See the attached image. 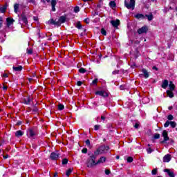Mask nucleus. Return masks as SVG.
<instances>
[{"instance_id": "8fccbe9b", "label": "nucleus", "mask_w": 177, "mask_h": 177, "mask_svg": "<svg viewBox=\"0 0 177 177\" xmlns=\"http://www.w3.org/2000/svg\"><path fill=\"white\" fill-rule=\"evenodd\" d=\"M118 73H120V71L115 70V71H113L112 72V74L115 75V74H118Z\"/></svg>"}, {"instance_id": "cd10ccee", "label": "nucleus", "mask_w": 177, "mask_h": 177, "mask_svg": "<svg viewBox=\"0 0 177 177\" xmlns=\"http://www.w3.org/2000/svg\"><path fill=\"white\" fill-rule=\"evenodd\" d=\"M136 19H145V15L142 14H137L135 15Z\"/></svg>"}, {"instance_id": "3c124183", "label": "nucleus", "mask_w": 177, "mask_h": 177, "mask_svg": "<svg viewBox=\"0 0 177 177\" xmlns=\"http://www.w3.org/2000/svg\"><path fill=\"white\" fill-rule=\"evenodd\" d=\"M147 151L148 154H150V153H151V151H153V150H151V148H148L147 149Z\"/></svg>"}, {"instance_id": "f3484780", "label": "nucleus", "mask_w": 177, "mask_h": 177, "mask_svg": "<svg viewBox=\"0 0 177 177\" xmlns=\"http://www.w3.org/2000/svg\"><path fill=\"white\" fill-rule=\"evenodd\" d=\"M12 70H14V71L20 72L21 71V70H23V66H13Z\"/></svg>"}, {"instance_id": "bf43d9fd", "label": "nucleus", "mask_w": 177, "mask_h": 177, "mask_svg": "<svg viewBox=\"0 0 177 177\" xmlns=\"http://www.w3.org/2000/svg\"><path fill=\"white\" fill-rule=\"evenodd\" d=\"M3 91H6V89H8V87H6V86H4L3 87Z\"/></svg>"}, {"instance_id": "4be33fe9", "label": "nucleus", "mask_w": 177, "mask_h": 177, "mask_svg": "<svg viewBox=\"0 0 177 177\" xmlns=\"http://www.w3.org/2000/svg\"><path fill=\"white\" fill-rule=\"evenodd\" d=\"M169 88L170 91H174L175 90V84H174V83L172 82H170L169 84Z\"/></svg>"}, {"instance_id": "5701e85b", "label": "nucleus", "mask_w": 177, "mask_h": 177, "mask_svg": "<svg viewBox=\"0 0 177 177\" xmlns=\"http://www.w3.org/2000/svg\"><path fill=\"white\" fill-rule=\"evenodd\" d=\"M167 86H168V80H166L162 82V88H163V89H165Z\"/></svg>"}, {"instance_id": "473e14b6", "label": "nucleus", "mask_w": 177, "mask_h": 177, "mask_svg": "<svg viewBox=\"0 0 177 177\" xmlns=\"http://www.w3.org/2000/svg\"><path fill=\"white\" fill-rule=\"evenodd\" d=\"M109 6H111V8H115V2L114 1H111L109 3Z\"/></svg>"}, {"instance_id": "49530a36", "label": "nucleus", "mask_w": 177, "mask_h": 177, "mask_svg": "<svg viewBox=\"0 0 177 177\" xmlns=\"http://www.w3.org/2000/svg\"><path fill=\"white\" fill-rule=\"evenodd\" d=\"M105 174H106V175H110V174H111V171L109 169H106L105 170Z\"/></svg>"}, {"instance_id": "393cba45", "label": "nucleus", "mask_w": 177, "mask_h": 177, "mask_svg": "<svg viewBox=\"0 0 177 177\" xmlns=\"http://www.w3.org/2000/svg\"><path fill=\"white\" fill-rule=\"evenodd\" d=\"M167 96H169V97H174V93L172 92V91H167Z\"/></svg>"}, {"instance_id": "f03ea898", "label": "nucleus", "mask_w": 177, "mask_h": 177, "mask_svg": "<svg viewBox=\"0 0 177 177\" xmlns=\"http://www.w3.org/2000/svg\"><path fill=\"white\" fill-rule=\"evenodd\" d=\"M96 157H97V155L95 153H91L89 156V158L87 160L88 168H92V167H95V165H97V163L96 162Z\"/></svg>"}, {"instance_id": "6ab92c4d", "label": "nucleus", "mask_w": 177, "mask_h": 177, "mask_svg": "<svg viewBox=\"0 0 177 177\" xmlns=\"http://www.w3.org/2000/svg\"><path fill=\"white\" fill-rule=\"evenodd\" d=\"M142 71L145 78H149V72L147 71V70L143 68Z\"/></svg>"}, {"instance_id": "13d9d810", "label": "nucleus", "mask_w": 177, "mask_h": 177, "mask_svg": "<svg viewBox=\"0 0 177 177\" xmlns=\"http://www.w3.org/2000/svg\"><path fill=\"white\" fill-rule=\"evenodd\" d=\"M28 53L29 55H31V53H32V50H28Z\"/></svg>"}, {"instance_id": "6e6d98bb", "label": "nucleus", "mask_w": 177, "mask_h": 177, "mask_svg": "<svg viewBox=\"0 0 177 177\" xmlns=\"http://www.w3.org/2000/svg\"><path fill=\"white\" fill-rule=\"evenodd\" d=\"M3 77L4 78H8V75L7 73H3Z\"/></svg>"}, {"instance_id": "6e6552de", "label": "nucleus", "mask_w": 177, "mask_h": 177, "mask_svg": "<svg viewBox=\"0 0 177 177\" xmlns=\"http://www.w3.org/2000/svg\"><path fill=\"white\" fill-rule=\"evenodd\" d=\"M107 160V158L104 156H101L98 160L97 161V165H99L100 164H104Z\"/></svg>"}, {"instance_id": "a18cd8bd", "label": "nucleus", "mask_w": 177, "mask_h": 177, "mask_svg": "<svg viewBox=\"0 0 177 177\" xmlns=\"http://www.w3.org/2000/svg\"><path fill=\"white\" fill-rule=\"evenodd\" d=\"M139 125H140V123L139 122H136L134 125V128H136V129H138V128H139Z\"/></svg>"}, {"instance_id": "c756f323", "label": "nucleus", "mask_w": 177, "mask_h": 177, "mask_svg": "<svg viewBox=\"0 0 177 177\" xmlns=\"http://www.w3.org/2000/svg\"><path fill=\"white\" fill-rule=\"evenodd\" d=\"M170 125H171V128H176V122L171 121V122H170Z\"/></svg>"}, {"instance_id": "1a4fd4ad", "label": "nucleus", "mask_w": 177, "mask_h": 177, "mask_svg": "<svg viewBox=\"0 0 177 177\" xmlns=\"http://www.w3.org/2000/svg\"><path fill=\"white\" fill-rule=\"evenodd\" d=\"M6 23L7 27H10V26H12L13 23H15V21L12 18H7Z\"/></svg>"}, {"instance_id": "f257e3e1", "label": "nucleus", "mask_w": 177, "mask_h": 177, "mask_svg": "<svg viewBox=\"0 0 177 177\" xmlns=\"http://www.w3.org/2000/svg\"><path fill=\"white\" fill-rule=\"evenodd\" d=\"M109 150H110V147L109 146L102 145L94 151V154H95V156L107 154V153H109Z\"/></svg>"}, {"instance_id": "20e7f679", "label": "nucleus", "mask_w": 177, "mask_h": 177, "mask_svg": "<svg viewBox=\"0 0 177 177\" xmlns=\"http://www.w3.org/2000/svg\"><path fill=\"white\" fill-rule=\"evenodd\" d=\"M59 156H60L59 151L53 152L50 155V158H51V160H57V158H59Z\"/></svg>"}, {"instance_id": "69168bd1", "label": "nucleus", "mask_w": 177, "mask_h": 177, "mask_svg": "<svg viewBox=\"0 0 177 177\" xmlns=\"http://www.w3.org/2000/svg\"><path fill=\"white\" fill-rule=\"evenodd\" d=\"M57 173L54 174V177H57Z\"/></svg>"}, {"instance_id": "4468645a", "label": "nucleus", "mask_w": 177, "mask_h": 177, "mask_svg": "<svg viewBox=\"0 0 177 177\" xmlns=\"http://www.w3.org/2000/svg\"><path fill=\"white\" fill-rule=\"evenodd\" d=\"M67 18H66V17L64 16H61L59 19V20L57 21V23H59V26L60 24H63V23H66V20Z\"/></svg>"}, {"instance_id": "c9c22d12", "label": "nucleus", "mask_w": 177, "mask_h": 177, "mask_svg": "<svg viewBox=\"0 0 177 177\" xmlns=\"http://www.w3.org/2000/svg\"><path fill=\"white\" fill-rule=\"evenodd\" d=\"M153 139H160V134L159 133L154 134Z\"/></svg>"}, {"instance_id": "f704fd0d", "label": "nucleus", "mask_w": 177, "mask_h": 177, "mask_svg": "<svg viewBox=\"0 0 177 177\" xmlns=\"http://www.w3.org/2000/svg\"><path fill=\"white\" fill-rule=\"evenodd\" d=\"M74 12L75 13H78V12H80V7L78 6L75 7Z\"/></svg>"}, {"instance_id": "7c9ffc66", "label": "nucleus", "mask_w": 177, "mask_h": 177, "mask_svg": "<svg viewBox=\"0 0 177 177\" xmlns=\"http://www.w3.org/2000/svg\"><path fill=\"white\" fill-rule=\"evenodd\" d=\"M86 72V70H85V68H81L79 69V73H81V74H84Z\"/></svg>"}, {"instance_id": "de8ad7c7", "label": "nucleus", "mask_w": 177, "mask_h": 177, "mask_svg": "<svg viewBox=\"0 0 177 177\" xmlns=\"http://www.w3.org/2000/svg\"><path fill=\"white\" fill-rule=\"evenodd\" d=\"M86 145L87 146H91V141H90L89 140H86Z\"/></svg>"}, {"instance_id": "0eeeda50", "label": "nucleus", "mask_w": 177, "mask_h": 177, "mask_svg": "<svg viewBox=\"0 0 177 177\" xmlns=\"http://www.w3.org/2000/svg\"><path fill=\"white\" fill-rule=\"evenodd\" d=\"M171 159L172 156L169 153L165 155L162 158L163 162H169V161H171Z\"/></svg>"}, {"instance_id": "bb28decb", "label": "nucleus", "mask_w": 177, "mask_h": 177, "mask_svg": "<svg viewBox=\"0 0 177 177\" xmlns=\"http://www.w3.org/2000/svg\"><path fill=\"white\" fill-rule=\"evenodd\" d=\"M6 6H3L2 7L0 8V12L1 13H5L6 12Z\"/></svg>"}, {"instance_id": "9d476101", "label": "nucleus", "mask_w": 177, "mask_h": 177, "mask_svg": "<svg viewBox=\"0 0 177 177\" xmlns=\"http://www.w3.org/2000/svg\"><path fill=\"white\" fill-rule=\"evenodd\" d=\"M31 100H32V97H25L24 98V102L25 104H30L31 103Z\"/></svg>"}, {"instance_id": "e433bc0d", "label": "nucleus", "mask_w": 177, "mask_h": 177, "mask_svg": "<svg viewBox=\"0 0 177 177\" xmlns=\"http://www.w3.org/2000/svg\"><path fill=\"white\" fill-rule=\"evenodd\" d=\"M167 120H169V121H172V120H174V116L172 115H169L167 116Z\"/></svg>"}, {"instance_id": "338daca9", "label": "nucleus", "mask_w": 177, "mask_h": 177, "mask_svg": "<svg viewBox=\"0 0 177 177\" xmlns=\"http://www.w3.org/2000/svg\"><path fill=\"white\" fill-rule=\"evenodd\" d=\"M2 28V22H0V28Z\"/></svg>"}, {"instance_id": "39448f33", "label": "nucleus", "mask_w": 177, "mask_h": 177, "mask_svg": "<svg viewBox=\"0 0 177 177\" xmlns=\"http://www.w3.org/2000/svg\"><path fill=\"white\" fill-rule=\"evenodd\" d=\"M95 95H98L99 96H103V97H107L109 96V94L104 91H98L95 92Z\"/></svg>"}, {"instance_id": "412c9836", "label": "nucleus", "mask_w": 177, "mask_h": 177, "mask_svg": "<svg viewBox=\"0 0 177 177\" xmlns=\"http://www.w3.org/2000/svg\"><path fill=\"white\" fill-rule=\"evenodd\" d=\"M19 8H20V4L15 3L14 6V12L15 13H17V12H19Z\"/></svg>"}, {"instance_id": "5fc2aeb1", "label": "nucleus", "mask_w": 177, "mask_h": 177, "mask_svg": "<svg viewBox=\"0 0 177 177\" xmlns=\"http://www.w3.org/2000/svg\"><path fill=\"white\" fill-rule=\"evenodd\" d=\"M168 8H165L164 9H163V12H164V13H167V12H168Z\"/></svg>"}, {"instance_id": "4c0bfd02", "label": "nucleus", "mask_w": 177, "mask_h": 177, "mask_svg": "<svg viewBox=\"0 0 177 177\" xmlns=\"http://www.w3.org/2000/svg\"><path fill=\"white\" fill-rule=\"evenodd\" d=\"M100 129V125L96 124V125L94 126V129L95 131H98V129Z\"/></svg>"}, {"instance_id": "603ef678", "label": "nucleus", "mask_w": 177, "mask_h": 177, "mask_svg": "<svg viewBox=\"0 0 177 177\" xmlns=\"http://www.w3.org/2000/svg\"><path fill=\"white\" fill-rule=\"evenodd\" d=\"M77 86H81V85H82V82L78 81V82H77Z\"/></svg>"}, {"instance_id": "ea45409f", "label": "nucleus", "mask_w": 177, "mask_h": 177, "mask_svg": "<svg viewBox=\"0 0 177 177\" xmlns=\"http://www.w3.org/2000/svg\"><path fill=\"white\" fill-rule=\"evenodd\" d=\"M68 162V160H67V158H64L62 160V164L63 165H66Z\"/></svg>"}, {"instance_id": "7ed1b4c3", "label": "nucleus", "mask_w": 177, "mask_h": 177, "mask_svg": "<svg viewBox=\"0 0 177 177\" xmlns=\"http://www.w3.org/2000/svg\"><path fill=\"white\" fill-rule=\"evenodd\" d=\"M124 5L127 9H132L133 10L135 9V0H130V2L124 1Z\"/></svg>"}, {"instance_id": "4d7b16f0", "label": "nucleus", "mask_w": 177, "mask_h": 177, "mask_svg": "<svg viewBox=\"0 0 177 177\" xmlns=\"http://www.w3.org/2000/svg\"><path fill=\"white\" fill-rule=\"evenodd\" d=\"M9 158V155H6V156H3V158L5 160H6V158Z\"/></svg>"}, {"instance_id": "09e8293b", "label": "nucleus", "mask_w": 177, "mask_h": 177, "mask_svg": "<svg viewBox=\"0 0 177 177\" xmlns=\"http://www.w3.org/2000/svg\"><path fill=\"white\" fill-rule=\"evenodd\" d=\"M92 84H93V85H96V84H97V79L94 80L92 82Z\"/></svg>"}, {"instance_id": "e2e57ef3", "label": "nucleus", "mask_w": 177, "mask_h": 177, "mask_svg": "<svg viewBox=\"0 0 177 177\" xmlns=\"http://www.w3.org/2000/svg\"><path fill=\"white\" fill-rule=\"evenodd\" d=\"M84 2H88L89 1H92V0H82Z\"/></svg>"}, {"instance_id": "864d4df0", "label": "nucleus", "mask_w": 177, "mask_h": 177, "mask_svg": "<svg viewBox=\"0 0 177 177\" xmlns=\"http://www.w3.org/2000/svg\"><path fill=\"white\" fill-rule=\"evenodd\" d=\"M85 23L86 24H89V19L86 18L85 20H84Z\"/></svg>"}, {"instance_id": "680f3d73", "label": "nucleus", "mask_w": 177, "mask_h": 177, "mask_svg": "<svg viewBox=\"0 0 177 177\" xmlns=\"http://www.w3.org/2000/svg\"><path fill=\"white\" fill-rule=\"evenodd\" d=\"M101 119H102V120H106V118H105L104 116H102V117H101Z\"/></svg>"}, {"instance_id": "ddd939ff", "label": "nucleus", "mask_w": 177, "mask_h": 177, "mask_svg": "<svg viewBox=\"0 0 177 177\" xmlns=\"http://www.w3.org/2000/svg\"><path fill=\"white\" fill-rule=\"evenodd\" d=\"M111 24H112V26L115 28L118 27V26H120V20H118V19H117L115 21L112 20V21H111Z\"/></svg>"}, {"instance_id": "a19ab883", "label": "nucleus", "mask_w": 177, "mask_h": 177, "mask_svg": "<svg viewBox=\"0 0 177 177\" xmlns=\"http://www.w3.org/2000/svg\"><path fill=\"white\" fill-rule=\"evenodd\" d=\"M152 175H157V169H153L151 171Z\"/></svg>"}, {"instance_id": "2f4dec72", "label": "nucleus", "mask_w": 177, "mask_h": 177, "mask_svg": "<svg viewBox=\"0 0 177 177\" xmlns=\"http://www.w3.org/2000/svg\"><path fill=\"white\" fill-rule=\"evenodd\" d=\"M77 28H78L79 30H81V28H82V25H81V22H77V25H76Z\"/></svg>"}, {"instance_id": "2eb2a0df", "label": "nucleus", "mask_w": 177, "mask_h": 177, "mask_svg": "<svg viewBox=\"0 0 177 177\" xmlns=\"http://www.w3.org/2000/svg\"><path fill=\"white\" fill-rule=\"evenodd\" d=\"M56 3H57V2L56 1V0H52L51 1V6H52V10L53 12H56Z\"/></svg>"}, {"instance_id": "423d86ee", "label": "nucleus", "mask_w": 177, "mask_h": 177, "mask_svg": "<svg viewBox=\"0 0 177 177\" xmlns=\"http://www.w3.org/2000/svg\"><path fill=\"white\" fill-rule=\"evenodd\" d=\"M164 140L162 142V143H164V142H167V140H169V137H168V131L167 130L163 131L162 133Z\"/></svg>"}, {"instance_id": "58836bf2", "label": "nucleus", "mask_w": 177, "mask_h": 177, "mask_svg": "<svg viewBox=\"0 0 177 177\" xmlns=\"http://www.w3.org/2000/svg\"><path fill=\"white\" fill-rule=\"evenodd\" d=\"M133 161V158L132 157L127 158V162H132Z\"/></svg>"}, {"instance_id": "0e129e2a", "label": "nucleus", "mask_w": 177, "mask_h": 177, "mask_svg": "<svg viewBox=\"0 0 177 177\" xmlns=\"http://www.w3.org/2000/svg\"><path fill=\"white\" fill-rule=\"evenodd\" d=\"M169 110H172L173 107L172 106H169Z\"/></svg>"}, {"instance_id": "c03bdc74", "label": "nucleus", "mask_w": 177, "mask_h": 177, "mask_svg": "<svg viewBox=\"0 0 177 177\" xmlns=\"http://www.w3.org/2000/svg\"><path fill=\"white\" fill-rule=\"evenodd\" d=\"M101 33L102 34V35H106V30L104 29H102L101 30Z\"/></svg>"}, {"instance_id": "b1692460", "label": "nucleus", "mask_w": 177, "mask_h": 177, "mask_svg": "<svg viewBox=\"0 0 177 177\" xmlns=\"http://www.w3.org/2000/svg\"><path fill=\"white\" fill-rule=\"evenodd\" d=\"M50 24H53L54 26H59V22H57L53 19L49 21Z\"/></svg>"}, {"instance_id": "9b49d317", "label": "nucleus", "mask_w": 177, "mask_h": 177, "mask_svg": "<svg viewBox=\"0 0 177 177\" xmlns=\"http://www.w3.org/2000/svg\"><path fill=\"white\" fill-rule=\"evenodd\" d=\"M138 34H145V32H147V27L143 26L138 30Z\"/></svg>"}, {"instance_id": "72a5a7b5", "label": "nucleus", "mask_w": 177, "mask_h": 177, "mask_svg": "<svg viewBox=\"0 0 177 177\" xmlns=\"http://www.w3.org/2000/svg\"><path fill=\"white\" fill-rule=\"evenodd\" d=\"M169 124H171V122L167 120L164 124L165 128H168V127H169Z\"/></svg>"}, {"instance_id": "37998d69", "label": "nucleus", "mask_w": 177, "mask_h": 177, "mask_svg": "<svg viewBox=\"0 0 177 177\" xmlns=\"http://www.w3.org/2000/svg\"><path fill=\"white\" fill-rule=\"evenodd\" d=\"M82 152L84 153V154H86V153H88V149L84 148V149L82 150Z\"/></svg>"}, {"instance_id": "f8f14e48", "label": "nucleus", "mask_w": 177, "mask_h": 177, "mask_svg": "<svg viewBox=\"0 0 177 177\" xmlns=\"http://www.w3.org/2000/svg\"><path fill=\"white\" fill-rule=\"evenodd\" d=\"M27 136L28 138H34V136H35V133L34 132V131H32V129H29L27 131Z\"/></svg>"}, {"instance_id": "dca6fc26", "label": "nucleus", "mask_w": 177, "mask_h": 177, "mask_svg": "<svg viewBox=\"0 0 177 177\" xmlns=\"http://www.w3.org/2000/svg\"><path fill=\"white\" fill-rule=\"evenodd\" d=\"M165 172H167L169 177H175V174L169 169H165Z\"/></svg>"}, {"instance_id": "774afa93", "label": "nucleus", "mask_w": 177, "mask_h": 177, "mask_svg": "<svg viewBox=\"0 0 177 177\" xmlns=\"http://www.w3.org/2000/svg\"><path fill=\"white\" fill-rule=\"evenodd\" d=\"M0 23H2V17H0Z\"/></svg>"}, {"instance_id": "aec40b11", "label": "nucleus", "mask_w": 177, "mask_h": 177, "mask_svg": "<svg viewBox=\"0 0 177 177\" xmlns=\"http://www.w3.org/2000/svg\"><path fill=\"white\" fill-rule=\"evenodd\" d=\"M21 20L24 23V24H27L28 21H27V17H25L24 15H21Z\"/></svg>"}, {"instance_id": "79ce46f5", "label": "nucleus", "mask_w": 177, "mask_h": 177, "mask_svg": "<svg viewBox=\"0 0 177 177\" xmlns=\"http://www.w3.org/2000/svg\"><path fill=\"white\" fill-rule=\"evenodd\" d=\"M58 109L59 110H63L64 109V105H63V104L58 105Z\"/></svg>"}, {"instance_id": "052dcab7", "label": "nucleus", "mask_w": 177, "mask_h": 177, "mask_svg": "<svg viewBox=\"0 0 177 177\" xmlns=\"http://www.w3.org/2000/svg\"><path fill=\"white\" fill-rule=\"evenodd\" d=\"M153 70H156L157 71V70H158V68H157L156 66H153Z\"/></svg>"}, {"instance_id": "a211bd4d", "label": "nucleus", "mask_w": 177, "mask_h": 177, "mask_svg": "<svg viewBox=\"0 0 177 177\" xmlns=\"http://www.w3.org/2000/svg\"><path fill=\"white\" fill-rule=\"evenodd\" d=\"M23 135H24V132L20 130L16 131L15 133V136H17V138H20V136H23Z\"/></svg>"}, {"instance_id": "c85d7f7f", "label": "nucleus", "mask_w": 177, "mask_h": 177, "mask_svg": "<svg viewBox=\"0 0 177 177\" xmlns=\"http://www.w3.org/2000/svg\"><path fill=\"white\" fill-rule=\"evenodd\" d=\"M71 172H73V169H68L66 171V176L68 177L70 175H71Z\"/></svg>"}, {"instance_id": "a878e982", "label": "nucleus", "mask_w": 177, "mask_h": 177, "mask_svg": "<svg viewBox=\"0 0 177 177\" xmlns=\"http://www.w3.org/2000/svg\"><path fill=\"white\" fill-rule=\"evenodd\" d=\"M145 16L147 18V19L149 20V21H151V20H153V14L152 13H151L149 15H146Z\"/></svg>"}]
</instances>
